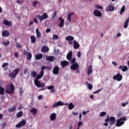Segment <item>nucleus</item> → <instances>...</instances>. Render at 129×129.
Returning <instances> with one entry per match:
<instances>
[{
    "mask_svg": "<svg viewBox=\"0 0 129 129\" xmlns=\"http://www.w3.org/2000/svg\"><path fill=\"white\" fill-rule=\"evenodd\" d=\"M49 70L50 68L48 67H46L45 66H43L41 67V71H40V74L37 75L36 76V79L34 80V84L38 87V88H44V87H45L46 84L44 83H41L39 80L42 79L43 78V76H44V70Z\"/></svg>",
    "mask_w": 129,
    "mask_h": 129,
    "instance_id": "obj_1",
    "label": "nucleus"
},
{
    "mask_svg": "<svg viewBox=\"0 0 129 129\" xmlns=\"http://www.w3.org/2000/svg\"><path fill=\"white\" fill-rule=\"evenodd\" d=\"M5 92L8 94H13L15 92V86H14V84H11V85H8L5 89Z\"/></svg>",
    "mask_w": 129,
    "mask_h": 129,
    "instance_id": "obj_2",
    "label": "nucleus"
},
{
    "mask_svg": "<svg viewBox=\"0 0 129 129\" xmlns=\"http://www.w3.org/2000/svg\"><path fill=\"white\" fill-rule=\"evenodd\" d=\"M107 116L108 117L105 119V122H109V121H110L109 125L110 126L109 127V128H110L111 126L115 123V117H110L109 118V116H108V115H107Z\"/></svg>",
    "mask_w": 129,
    "mask_h": 129,
    "instance_id": "obj_3",
    "label": "nucleus"
},
{
    "mask_svg": "<svg viewBox=\"0 0 129 129\" xmlns=\"http://www.w3.org/2000/svg\"><path fill=\"white\" fill-rule=\"evenodd\" d=\"M126 120V117L123 116L120 119H118L116 121V123L115 124L116 126H121L123 123H124V121Z\"/></svg>",
    "mask_w": 129,
    "mask_h": 129,
    "instance_id": "obj_4",
    "label": "nucleus"
},
{
    "mask_svg": "<svg viewBox=\"0 0 129 129\" xmlns=\"http://www.w3.org/2000/svg\"><path fill=\"white\" fill-rule=\"evenodd\" d=\"M19 72H20L19 68L16 69L12 72V73L9 74V76L11 77V78L15 79L17 77V75L19 74Z\"/></svg>",
    "mask_w": 129,
    "mask_h": 129,
    "instance_id": "obj_5",
    "label": "nucleus"
},
{
    "mask_svg": "<svg viewBox=\"0 0 129 129\" xmlns=\"http://www.w3.org/2000/svg\"><path fill=\"white\" fill-rule=\"evenodd\" d=\"M37 17L39 19L40 22L44 21V20H46V19H48V15H47V13H44L42 16L38 15Z\"/></svg>",
    "mask_w": 129,
    "mask_h": 129,
    "instance_id": "obj_6",
    "label": "nucleus"
},
{
    "mask_svg": "<svg viewBox=\"0 0 129 129\" xmlns=\"http://www.w3.org/2000/svg\"><path fill=\"white\" fill-rule=\"evenodd\" d=\"M94 16L95 17H98L99 18H101L102 17V13L98 10H95L94 11Z\"/></svg>",
    "mask_w": 129,
    "mask_h": 129,
    "instance_id": "obj_7",
    "label": "nucleus"
},
{
    "mask_svg": "<svg viewBox=\"0 0 129 129\" xmlns=\"http://www.w3.org/2000/svg\"><path fill=\"white\" fill-rule=\"evenodd\" d=\"M71 69V70H78V69H79V64L77 62L72 64Z\"/></svg>",
    "mask_w": 129,
    "mask_h": 129,
    "instance_id": "obj_8",
    "label": "nucleus"
},
{
    "mask_svg": "<svg viewBox=\"0 0 129 129\" xmlns=\"http://www.w3.org/2000/svg\"><path fill=\"white\" fill-rule=\"evenodd\" d=\"M59 71H60V68L57 66H56L53 68L52 73L55 75H58V74H59Z\"/></svg>",
    "mask_w": 129,
    "mask_h": 129,
    "instance_id": "obj_9",
    "label": "nucleus"
},
{
    "mask_svg": "<svg viewBox=\"0 0 129 129\" xmlns=\"http://www.w3.org/2000/svg\"><path fill=\"white\" fill-rule=\"evenodd\" d=\"M113 79L117 81H120L122 79V76L119 74H117L113 77Z\"/></svg>",
    "mask_w": 129,
    "mask_h": 129,
    "instance_id": "obj_10",
    "label": "nucleus"
},
{
    "mask_svg": "<svg viewBox=\"0 0 129 129\" xmlns=\"http://www.w3.org/2000/svg\"><path fill=\"white\" fill-rule=\"evenodd\" d=\"M26 120L23 119L20 122L18 123L16 125V127H22V126H24V125H26Z\"/></svg>",
    "mask_w": 129,
    "mask_h": 129,
    "instance_id": "obj_11",
    "label": "nucleus"
},
{
    "mask_svg": "<svg viewBox=\"0 0 129 129\" xmlns=\"http://www.w3.org/2000/svg\"><path fill=\"white\" fill-rule=\"evenodd\" d=\"M3 23L5 25V26H7L8 27H12L13 25V22H12V21H10L6 19L3 20Z\"/></svg>",
    "mask_w": 129,
    "mask_h": 129,
    "instance_id": "obj_12",
    "label": "nucleus"
},
{
    "mask_svg": "<svg viewBox=\"0 0 129 129\" xmlns=\"http://www.w3.org/2000/svg\"><path fill=\"white\" fill-rule=\"evenodd\" d=\"M64 105V103L62 102L61 101H59L56 103H54L52 105V107H57V106H62Z\"/></svg>",
    "mask_w": 129,
    "mask_h": 129,
    "instance_id": "obj_13",
    "label": "nucleus"
},
{
    "mask_svg": "<svg viewBox=\"0 0 129 129\" xmlns=\"http://www.w3.org/2000/svg\"><path fill=\"white\" fill-rule=\"evenodd\" d=\"M73 56V52H72V51H70L69 52V53L67 55V59L69 60V61H71V59H72Z\"/></svg>",
    "mask_w": 129,
    "mask_h": 129,
    "instance_id": "obj_14",
    "label": "nucleus"
},
{
    "mask_svg": "<svg viewBox=\"0 0 129 129\" xmlns=\"http://www.w3.org/2000/svg\"><path fill=\"white\" fill-rule=\"evenodd\" d=\"M59 21H60V23L59 24V27L60 28H62V27H64V23L65 22V20L62 19V17H59L58 18Z\"/></svg>",
    "mask_w": 129,
    "mask_h": 129,
    "instance_id": "obj_15",
    "label": "nucleus"
},
{
    "mask_svg": "<svg viewBox=\"0 0 129 129\" xmlns=\"http://www.w3.org/2000/svg\"><path fill=\"white\" fill-rule=\"evenodd\" d=\"M46 60L47 61H50V62H53V61H54V60H55V59H56V58L54 56H48V55H46Z\"/></svg>",
    "mask_w": 129,
    "mask_h": 129,
    "instance_id": "obj_16",
    "label": "nucleus"
},
{
    "mask_svg": "<svg viewBox=\"0 0 129 129\" xmlns=\"http://www.w3.org/2000/svg\"><path fill=\"white\" fill-rule=\"evenodd\" d=\"M10 36V32L7 30H4L2 32V37L4 38H6L7 37H9Z\"/></svg>",
    "mask_w": 129,
    "mask_h": 129,
    "instance_id": "obj_17",
    "label": "nucleus"
},
{
    "mask_svg": "<svg viewBox=\"0 0 129 129\" xmlns=\"http://www.w3.org/2000/svg\"><path fill=\"white\" fill-rule=\"evenodd\" d=\"M107 12H113L114 11V7L111 5H109L106 8Z\"/></svg>",
    "mask_w": 129,
    "mask_h": 129,
    "instance_id": "obj_18",
    "label": "nucleus"
},
{
    "mask_svg": "<svg viewBox=\"0 0 129 129\" xmlns=\"http://www.w3.org/2000/svg\"><path fill=\"white\" fill-rule=\"evenodd\" d=\"M74 49H79L80 47V45L76 40H74L73 42Z\"/></svg>",
    "mask_w": 129,
    "mask_h": 129,
    "instance_id": "obj_19",
    "label": "nucleus"
},
{
    "mask_svg": "<svg viewBox=\"0 0 129 129\" xmlns=\"http://www.w3.org/2000/svg\"><path fill=\"white\" fill-rule=\"evenodd\" d=\"M41 51L44 53H47V52H49V47L46 45H44L41 48Z\"/></svg>",
    "mask_w": 129,
    "mask_h": 129,
    "instance_id": "obj_20",
    "label": "nucleus"
},
{
    "mask_svg": "<svg viewBox=\"0 0 129 129\" xmlns=\"http://www.w3.org/2000/svg\"><path fill=\"white\" fill-rule=\"evenodd\" d=\"M36 38L37 39H40L41 37V32H40V30H39V28L36 29Z\"/></svg>",
    "mask_w": 129,
    "mask_h": 129,
    "instance_id": "obj_21",
    "label": "nucleus"
},
{
    "mask_svg": "<svg viewBox=\"0 0 129 129\" xmlns=\"http://www.w3.org/2000/svg\"><path fill=\"white\" fill-rule=\"evenodd\" d=\"M69 64V62L66 61V60H63L61 62H60V65H61L62 68H64L66 66H68Z\"/></svg>",
    "mask_w": 129,
    "mask_h": 129,
    "instance_id": "obj_22",
    "label": "nucleus"
},
{
    "mask_svg": "<svg viewBox=\"0 0 129 129\" xmlns=\"http://www.w3.org/2000/svg\"><path fill=\"white\" fill-rule=\"evenodd\" d=\"M30 112L33 114V115H36L38 113V109L33 108L31 109Z\"/></svg>",
    "mask_w": 129,
    "mask_h": 129,
    "instance_id": "obj_23",
    "label": "nucleus"
},
{
    "mask_svg": "<svg viewBox=\"0 0 129 129\" xmlns=\"http://www.w3.org/2000/svg\"><path fill=\"white\" fill-rule=\"evenodd\" d=\"M56 116H57V115H56V113H52L50 115V120L54 121L55 119H56Z\"/></svg>",
    "mask_w": 129,
    "mask_h": 129,
    "instance_id": "obj_24",
    "label": "nucleus"
},
{
    "mask_svg": "<svg viewBox=\"0 0 129 129\" xmlns=\"http://www.w3.org/2000/svg\"><path fill=\"white\" fill-rule=\"evenodd\" d=\"M54 86H49L47 87L48 90H50V92L54 93L55 92V89H54Z\"/></svg>",
    "mask_w": 129,
    "mask_h": 129,
    "instance_id": "obj_25",
    "label": "nucleus"
},
{
    "mask_svg": "<svg viewBox=\"0 0 129 129\" xmlns=\"http://www.w3.org/2000/svg\"><path fill=\"white\" fill-rule=\"evenodd\" d=\"M30 39H31V42L32 44H35V43H36V41L37 39H36V37H35V36L32 35L30 37Z\"/></svg>",
    "mask_w": 129,
    "mask_h": 129,
    "instance_id": "obj_26",
    "label": "nucleus"
},
{
    "mask_svg": "<svg viewBox=\"0 0 129 129\" xmlns=\"http://www.w3.org/2000/svg\"><path fill=\"white\" fill-rule=\"evenodd\" d=\"M43 58V54L42 53H39V54H36L35 56L36 60H41Z\"/></svg>",
    "mask_w": 129,
    "mask_h": 129,
    "instance_id": "obj_27",
    "label": "nucleus"
},
{
    "mask_svg": "<svg viewBox=\"0 0 129 129\" xmlns=\"http://www.w3.org/2000/svg\"><path fill=\"white\" fill-rule=\"evenodd\" d=\"M73 15H74V13L73 12H71V13L68 14L67 20L69 21V22H71V17H72Z\"/></svg>",
    "mask_w": 129,
    "mask_h": 129,
    "instance_id": "obj_28",
    "label": "nucleus"
},
{
    "mask_svg": "<svg viewBox=\"0 0 129 129\" xmlns=\"http://www.w3.org/2000/svg\"><path fill=\"white\" fill-rule=\"evenodd\" d=\"M128 22H129V18H127L125 20V23L124 24V25H123L124 29H126V28H127V27H128Z\"/></svg>",
    "mask_w": 129,
    "mask_h": 129,
    "instance_id": "obj_29",
    "label": "nucleus"
},
{
    "mask_svg": "<svg viewBox=\"0 0 129 129\" xmlns=\"http://www.w3.org/2000/svg\"><path fill=\"white\" fill-rule=\"evenodd\" d=\"M66 40L67 41H73V40H74V37L72 36L69 35L66 37Z\"/></svg>",
    "mask_w": 129,
    "mask_h": 129,
    "instance_id": "obj_30",
    "label": "nucleus"
},
{
    "mask_svg": "<svg viewBox=\"0 0 129 129\" xmlns=\"http://www.w3.org/2000/svg\"><path fill=\"white\" fill-rule=\"evenodd\" d=\"M92 73V66H89L88 68V75H90Z\"/></svg>",
    "mask_w": 129,
    "mask_h": 129,
    "instance_id": "obj_31",
    "label": "nucleus"
},
{
    "mask_svg": "<svg viewBox=\"0 0 129 129\" xmlns=\"http://www.w3.org/2000/svg\"><path fill=\"white\" fill-rule=\"evenodd\" d=\"M27 59L28 60V61L31 60V59H32V54L31 52L27 53Z\"/></svg>",
    "mask_w": 129,
    "mask_h": 129,
    "instance_id": "obj_32",
    "label": "nucleus"
},
{
    "mask_svg": "<svg viewBox=\"0 0 129 129\" xmlns=\"http://www.w3.org/2000/svg\"><path fill=\"white\" fill-rule=\"evenodd\" d=\"M68 108L70 110H71L74 108V105H73V103L72 102H71L69 105Z\"/></svg>",
    "mask_w": 129,
    "mask_h": 129,
    "instance_id": "obj_33",
    "label": "nucleus"
},
{
    "mask_svg": "<svg viewBox=\"0 0 129 129\" xmlns=\"http://www.w3.org/2000/svg\"><path fill=\"white\" fill-rule=\"evenodd\" d=\"M17 109V107L16 106H13L12 108L8 109V111L9 112H13V111H15Z\"/></svg>",
    "mask_w": 129,
    "mask_h": 129,
    "instance_id": "obj_34",
    "label": "nucleus"
},
{
    "mask_svg": "<svg viewBox=\"0 0 129 129\" xmlns=\"http://www.w3.org/2000/svg\"><path fill=\"white\" fill-rule=\"evenodd\" d=\"M5 94V89L0 86V95H4Z\"/></svg>",
    "mask_w": 129,
    "mask_h": 129,
    "instance_id": "obj_35",
    "label": "nucleus"
},
{
    "mask_svg": "<svg viewBox=\"0 0 129 129\" xmlns=\"http://www.w3.org/2000/svg\"><path fill=\"white\" fill-rule=\"evenodd\" d=\"M23 116V111H20L16 114L17 117H21Z\"/></svg>",
    "mask_w": 129,
    "mask_h": 129,
    "instance_id": "obj_36",
    "label": "nucleus"
},
{
    "mask_svg": "<svg viewBox=\"0 0 129 129\" xmlns=\"http://www.w3.org/2000/svg\"><path fill=\"white\" fill-rule=\"evenodd\" d=\"M85 84H86V85H88V89L90 90H92V85L91 84H88V82H86Z\"/></svg>",
    "mask_w": 129,
    "mask_h": 129,
    "instance_id": "obj_37",
    "label": "nucleus"
},
{
    "mask_svg": "<svg viewBox=\"0 0 129 129\" xmlns=\"http://www.w3.org/2000/svg\"><path fill=\"white\" fill-rule=\"evenodd\" d=\"M23 93H24V90H23V87H21L19 89V94L20 95V96H22Z\"/></svg>",
    "mask_w": 129,
    "mask_h": 129,
    "instance_id": "obj_38",
    "label": "nucleus"
},
{
    "mask_svg": "<svg viewBox=\"0 0 129 129\" xmlns=\"http://www.w3.org/2000/svg\"><path fill=\"white\" fill-rule=\"evenodd\" d=\"M124 11H125V6H123L120 11V14L122 15L123 13H124Z\"/></svg>",
    "mask_w": 129,
    "mask_h": 129,
    "instance_id": "obj_39",
    "label": "nucleus"
},
{
    "mask_svg": "<svg viewBox=\"0 0 129 129\" xmlns=\"http://www.w3.org/2000/svg\"><path fill=\"white\" fill-rule=\"evenodd\" d=\"M32 77L34 78H36L37 77V72L36 71H34L31 73Z\"/></svg>",
    "mask_w": 129,
    "mask_h": 129,
    "instance_id": "obj_40",
    "label": "nucleus"
},
{
    "mask_svg": "<svg viewBox=\"0 0 129 129\" xmlns=\"http://www.w3.org/2000/svg\"><path fill=\"white\" fill-rule=\"evenodd\" d=\"M38 4H39L38 1H33L32 2V6L33 7H34V8H36V7H37V5H38Z\"/></svg>",
    "mask_w": 129,
    "mask_h": 129,
    "instance_id": "obj_41",
    "label": "nucleus"
},
{
    "mask_svg": "<svg viewBox=\"0 0 129 129\" xmlns=\"http://www.w3.org/2000/svg\"><path fill=\"white\" fill-rule=\"evenodd\" d=\"M56 16H57V12L54 11L53 15H52V19H55V18H56Z\"/></svg>",
    "mask_w": 129,
    "mask_h": 129,
    "instance_id": "obj_42",
    "label": "nucleus"
},
{
    "mask_svg": "<svg viewBox=\"0 0 129 129\" xmlns=\"http://www.w3.org/2000/svg\"><path fill=\"white\" fill-rule=\"evenodd\" d=\"M59 39V36L57 35H53V40H58Z\"/></svg>",
    "mask_w": 129,
    "mask_h": 129,
    "instance_id": "obj_43",
    "label": "nucleus"
},
{
    "mask_svg": "<svg viewBox=\"0 0 129 129\" xmlns=\"http://www.w3.org/2000/svg\"><path fill=\"white\" fill-rule=\"evenodd\" d=\"M2 43L4 46H9L10 45V42L9 41H7V42H3Z\"/></svg>",
    "mask_w": 129,
    "mask_h": 129,
    "instance_id": "obj_44",
    "label": "nucleus"
},
{
    "mask_svg": "<svg viewBox=\"0 0 129 129\" xmlns=\"http://www.w3.org/2000/svg\"><path fill=\"white\" fill-rule=\"evenodd\" d=\"M126 70H127V67L125 66H124L123 67V69L122 70V71L123 72H125V71H126Z\"/></svg>",
    "mask_w": 129,
    "mask_h": 129,
    "instance_id": "obj_45",
    "label": "nucleus"
},
{
    "mask_svg": "<svg viewBox=\"0 0 129 129\" xmlns=\"http://www.w3.org/2000/svg\"><path fill=\"white\" fill-rule=\"evenodd\" d=\"M106 115V112H102L100 114V116L102 117V116H104V115Z\"/></svg>",
    "mask_w": 129,
    "mask_h": 129,
    "instance_id": "obj_46",
    "label": "nucleus"
},
{
    "mask_svg": "<svg viewBox=\"0 0 129 129\" xmlns=\"http://www.w3.org/2000/svg\"><path fill=\"white\" fill-rule=\"evenodd\" d=\"M8 65H9V63H8V62H5V63H4L2 64V67L3 68H4V67H6L8 66Z\"/></svg>",
    "mask_w": 129,
    "mask_h": 129,
    "instance_id": "obj_47",
    "label": "nucleus"
},
{
    "mask_svg": "<svg viewBox=\"0 0 129 129\" xmlns=\"http://www.w3.org/2000/svg\"><path fill=\"white\" fill-rule=\"evenodd\" d=\"M96 8H97V9H98V10H102V9H103L102 6H100L99 5H96Z\"/></svg>",
    "mask_w": 129,
    "mask_h": 129,
    "instance_id": "obj_48",
    "label": "nucleus"
},
{
    "mask_svg": "<svg viewBox=\"0 0 129 129\" xmlns=\"http://www.w3.org/2000/svg\"><path fill=\"white\" fill-rule=\"evenodd\" d=\"M82 124H83V123L82 122V121H79L78 123V125L79 127H80V126H81V125H82Z\"/></svg>",
    "mask_w": 129,
    "mask_h": 129,
    "instance_id": "obj_49",
    "label": "nucleus"
},
{
    "mask_svg": "<svg viewBox=\"0 0 129 129\" xmlns=\"http://www.w3.org/2000/svg\"><path fill=\"white\" fill-rule=\"evenodd\" d=\"M126 104H128V101L126 102L125 103H122V106L124 107V106H126Z\"/></svg>",
    "mask_w": 129,
    "mask_h": 129,
    "instance_id": "obj_50",
    "label": "nucleus"
},
{
    "mask_svg": "<svg viewBox=\"0 0 129 129\" xmlns=\"http://www.w3.org/2000/svg\"><path fill=\"white\" fill-rule=\"evenodd\" d=\"M77 55L78 58H80V57H81V52H80V51H78Z\"/></svg>",
    "mask_w": 129,
    "mask_h": 129,
    "instance_id": "obj_51",
    "label": "nucleus"
},
{
    "mask_svg": "<svg viewBox=\"0 0 129 129\" xmlns=\"http://www.w3.org/2000/svg\"><path fill=\"white\" fill-rule=\"evenodd\" d=\"M71 60V63H72V64H74V63H75V61H76V59H75V57H74Z\"/></svg>",
    "mask_w": 129,
    "mask_h": 129,
    "instance_id": "obj_52",
    "label": "nucleus"
},
{
    "mask_svg": "<svg viewBox=\"0 0 129 129\" xmlns=\"http://www.w3.org/2000/svg\"><path fill=\"white\" fill-rule=\"evenodd\" d=\"M16 47L18 48H22V45H21V44H19V43H16Z\"/></svg>",
    "mask_w": 129,
    "mask_h": 129,
    "instance_id": "obj_53",
    "label": "nucleus"
},
{
    "mask_svg": "<svg viewBox=\"0 0 129 129\" xmlns=\"http://www.w3.org/2000/svg\"><path fill=\"white\" fill-rule=\"evenodd\" d=\"M45 32L47 33H50L51 32V29L50 28L46 29V30H45Z\"/></svg>",
    "mask_w": 129,
    "mask_h": 129,
    "instance_id": "obj_54",
    "label": "nucleus"
},
{
    "mask_svg": "<svg viewBox=\"0 0 129 129\" xmlns=\"http://www.w3.org/2000/svg\"><path fill=\"white\" fill-rule=\"evenodd\" d=\"M28 72V69H25L24 71H23V73L24 74H27V73Z\"/></svg>",
    "mask_w": 129,
    "mask_h": 129,
    "instance_id": "obj_55",
    "label": "nucleus"
},
{
    "mask_svg": "<svg viewBox=\"0 0 129 129\" xmlns=\"http://www.w3.org/2000/svg\"><path fill=\"white\" fill-rule=\"evenodd\" d=\"M34 22L35 23V24H38V23H39V21H38V20H37L36 18H34Z\"/></svg>",
    "mask_w": 129,
    "mask_h": 129,
    "instance_id": "obj_56",
    "label": "nucleus"
},
{
    "mask_svg": "<svg viewBox=\"0 0 129 129\" xmlns=\"http://www.w3.org/2000/svg\"><path fill=\"white\" fill-rule=\"evenodd\" d=\"M23 1H17V3L18 4V5H20L23 3Z\"/></svg>",
    "mask_w": 129,
    "mask_h": 129,
    "instance_id": "obj_57",
    "label": "nucleus"
},
{
    "mask_svg": "<svg viewBox=\"0 0 129 129\" xmlns=\"http://www.w3.org/2000/svg\"><path fill=\"white\" fill-rule=\"evenodd\" d=\"M15 57L16 58H19V54H18V52L15 53Z\"/></svg>",
    "mask_w": 129,
    "mask_h": 129,
    "instance_id": "obj_58",
    "label": "nucleus"
},
{
    "mask_svg": "<svg viewBox=\"0 0 129 129\" xmlns=\"http://www.w3.org/2000/svg\"><path fill=\"white\" fill-rule=\"evenodd\" d=\"M89 111V110H88L87 112L83 111V112H82V114H83V115H85V114H86V113H87V112H88Z\"/></svg>",
    "mask_w": 129,
    "mask_h": 129,
    "instance_id": "obj_59",
    "label": "nucleus"
},
{
    "mask_svg": "<svg viewBox=\"0 0 129 129\" xmlns=\"http://www.w3.org/2000/svg\"><path fill=\"white\" fill-rule=\"evenodd\" d=\"M43 98V96L42 95L38 96V99L40 100Z\"/></svg>",
    "mask_w": 129,
    "mask_h": 129,
    "instance_id": "obj_60",
    "label": "nucleus"
},
{
    "mask_svg": "<svg viewBox=\"0 0 129 129\" xmlns=\"http://www.w3.org/2000/svg\"><path fill=\"white\" fill-rule=\"evenodd\" d=\"M112 63L114 66H116V65H117V63L115 61H113Z\"/></svg>",
    "mask_w": 129,
    "mask_h": 129,
    "instance_id": "obj_61",
    "label": "nucleus"
},
{
    "mask_svg": "<svg viewBox=\"0 0 129 129\" xmlns=\"http://www.w3.org/2000/svg\"><path fill=\"white\" fill-rule=\"evenodd\" d=\"M121 36V34H120V33H117L116 37H118Z\"/></svg>",
    "mask_w": 129,
    "mask_h": 129,
    "instance_id": "obj_62",
    "label": "nucleus"
},
{
    "mask_svg": "<svg viewBox=\"0 0 129 129\" xmlns=\"http://www.w3.org/2000/svg\"><path fill=\"white\" fill-rule=\"evenodd\" d=\"M123 68V66H120L119 67V69H120L122 71Z\"/></svg>",
    "mask_w": 129,
    "mask_h": 129,
    "instance_id": "obj_63",
    "label": "nucleus"
},
{
    "mask_svg": "<svg viewBox=\"0 0 129 129\" xmlns=\"http://www.w3.org/2000/svg\"><path fill=\"white\" fill-rule=\"evenodd\" d=\"M82 117V115H81V113H80V115H79V120H81V118Z\"/></svg>",
    "mask_w": 129,
    "mask_h": 129,
    "instance_id": "obj_64",
    "label": "nucleus"
}]
</instances>
